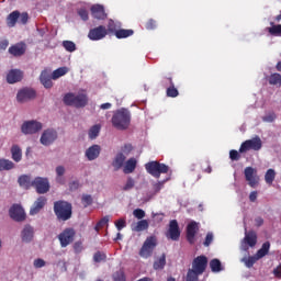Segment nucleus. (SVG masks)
<instances>
[{
    "label": "nucleus",
    "mask_w": 281,
    "mask_h": 281,
    "mask_svg": "<svg viewBox=\"0 0 281 281\" xmlns=\"http://www.w3.org/2000/svg\"><path fill=\"white\" fill-rule=\"evenodd\" d=\"M112 126L117 131H126L131 126V112L124 108L116 110L112 116Z\"/></svg>",
    "instance_id": "1"
},
{
    "label": "nucleus",
    "mask_w": 281,
    "mask_h": 281,
    "mask_svg": "<svg viewBox=\"0 0 281 281\" xmlns=\"http://www.w3.org/2000/svg\"><path fill=\"white\" fill-rule=\"evenodd\" d=\"M64 104L66 106H75V109H85L89 104V95L87 92L72 93L68 92L64 95Z\"/></svg>",
    "instance_id": "2"
},
{
    "label": "nucleus",
    "mask_w": 281,
    "mask_h": 281,
    "mask_svg": "<svg viewBox=\"0 0 281 281\" xmlns=\"http://www.w3.org/2000/svg\"><path fill=\"white\" fill-rule=\"evenodd\" d=\"M53 210L57 221H69L74 214V206H71V203L63 200L54 202Z\"/></svg>",
    "instance_id": "3"
},
{
    "label": "nucleus",
    "mask_w": 281,
    "mask_h": 281,
    "mask_svg": "<svg viewBox=\"0 0 281 281\" xmlns=\"http://www.w3.org/2000/svg\"><path fill=\"white\" fill-rule=\"evenodd\" d=\"M145 170L146 172H148V175H150L155 179H159L161 175H168L170 167L164 162L153 160L145 164Z\"/></svg>",
    "instance_id": "4"
},
{
    "label": "nucleus",
    "mask_w": 281,
    "mask_h": 281,
    "mask_svg": "<svg viewBox=\"0 0 281 281\" xmlns=\"http://www.w3.org/2000/svg\"><path fill=\"white\" fill-rule=\"evenodd\" d=\"M30 20V15L27 12H19L12 11L5 19L7 25L9 27H14L16 23H21L22 25H26L27 21Z\"/></svg>",
    "instance_id": "5"
},
{
    "label": "nucleus",
    "mask_w": 281,
    "mask_h": 281,
    "mask_svg": "<svg viewBox=\"0 0 281 281\" xmlns=\"http://www.w3.org/2000/svg\"><path fill=\"white\" fill-rule=\"evenodd\" d=\"M155 247H157V237H147L139 250V257L150 258V256H153V252L155 251Z\"/></svg>",
    "instance_id": "6"
},
{
    "label": "nucleus",
    "mask_w": 281,
    "mask_h": 281,
    "mask_svg": "<svg viewBox=\"0 0 281 281\" xmlns=\"http://www.w3.org/2000/svg\"><path fill=\"white\" fill-rule=\"evenodd\" d=\"M38 131H43V123L38 121H25L21 126L23 135H36Z\"/></svg>",
    "instance_id": "7"
},
{
    "label": "nucleus",
    "mask_w": 281,
    "mask_h": 281,
    "mask_svg": "<svg viewBox=\"0 0 281 281\" xmlns=\"http://www.w3.org/2000/svg\"><path fill=\"white\" fill-rule=\"evenodd\" d=\"M262 148V139L260 136H256L251 139H247L241 143L239 147V153H247L249 150H260Z\"/></svg>",
    "instance_id": "8"
},
{
    "label": "nucleus",
    "mask_w": 281,
    "mask_h": 281,
    "mask_svg": "<svg viewBox=\"0 0 281 281\" xmlns=\"http://www.w3.org/2000/svg\"><path fill=\"white\" fill-rule=\"evenodd\" d=\"M32 186L37 194H47L49 192V179L43 177H36L32 181Z\"/></svg>",
    "instance_id": "9"
},
{
    "label": "nucleus",
    "mask_w": 281,
    "mask_h": 281,
    "mask_svg": "<svg viewBox=\"0 0 281 281\" xmlns=\"http://www.w3.org/2000/svg\"><path fill=\"white\" fill-rule=\"evenodd\" d=\"M108 35L109 31H106V26L99 25L89 31L88 38L90 41H102V38H106Z\"/></svg>",
    "instance_id": "10"
},
{
    "label": "nucleus",
    "mask_w": 281,
    "mask_h": 281,
    "mask_svg": "<svg viewBox=\"0 0 281 281\" xmlns=\"http://www.w3.org/2000/svg\"><path fill=\"white\" fill-rule=\"evenodd\" d=\"M34 98H36V90L32 88H23L16 94V100L20 104L30 102V100H34Z\"/></svg>",
    "instance_id": "11"
},
{
    "label": "nucleus",
    "mask_w": 281,
    "mask_h": 281,
    "mask_svg": "<svg viewBox=\"0 0 281 281\" xmlns=\"http://www.w3.org/2000/svg\"><path fill=\"white\" fill-rule=\"evenodd\" d=\"M76 236V231L74 228H66L58 235L59 243L61 247H68L74 243V238Z\"/></svg>",
    "instance_id": "12"
},
{
    "label": "nucleus",
    "mask_w": 281,
    "mask_h": 281,
    "mask_svg": "<svg viewBox=\"0 0 281 281\" xmlns=\"http://www.w3.org/2000/svg\"><path fill=\"white\" fill-rule=\"evenodd\" d=\"M192 269L203 276L207 269V257L205 255L195 257L192 261Z\"/></svg>",
    "instance_id": "13"
},
{
    "label": "nucleus",
    "mask_w": 281,
    "mask_h": 281,
    "mask_svg": "<svg viewBox=\"0 0 281 281\" xmlns=\"http://www.w3.org/2000/svg\"><path fill=\"white\" fill-rule=\"evenodd\" d=\"M58 139V132L53 128L45 130L40 138V142L43 146H52L53 142Z\"/></svg>",
    "instance_id": "14"
},
{
    "label": "nucleus",
    "mask_w": 281,
    "mask_h": 281,
    "mask_svg": "<svg viewBox=\"0 0 281 281\" xmlns=\"http://www.w3.org/2000/svg\"><path fill=\"white\" fill-rule=\"evenodd\" d=\"M244 175L250 188H256L258 186V171L254 167H246L244 170Z\"/></svg>",
    "instance_id": "15"
},
{
    "label": "nucleus",
    "mask_w": 281,
    "mask_h": 281,
    "mask_svg": "<svg viewBox=\"0 0 281 281\" xmlns=\"http://www.w3.org/2000/svg\"><path fill=\"white\" fill-rule=\"evenodd\" d=\"M199 232V224L196 222H190L187 225V240L189 245L196 243V233Z\"/></svg>",
    "instance_id": "16"
},
{
    "label": "nucleus",
    "mask_w": 281,
    "mask_h": 281,
    "mask_svg": "<svg viewBox=\"0 0 281 281\" xmlns=\"http://www.w3.org/2000/svg\"><path fill=\"white\" fill-rule=\"evenodd\" d=\"M167 238H170L171 240H179V238H181V231L179 229V222H177V220H171L169 222Z\"/></svg>",
    "instance_id": "17"
},
{
    "label": "nucleus",
    "mask_w": 281,
    "mask_h": 281,
    "mask_svg": "<svg viewBox=\"0 0 281 281\" xmlns=\"http://www.w3.org/2000/svg\"><path fill=\"white\" fill-rule=\"evenodd\" d=\"M91 14L93 19H97V21H105L108 19L109 14L104 10V5L102 4H93L90 8Z\"/></svg>",
    "instance_id": "18"
},
{
    "label": "nucleus",
    "mask_w": 281,
    "mask_h": 281,
    "mask_svg": "<svg viewBox=\"0 0 281 281\" xmlns=\"http://www.w3.org/2000/svg\"><path fill=\"white\" fill-rule=\"evenodd\" d=\"M9 214L11 218L18 221V223H21V221L25 218V211L23 210V206L19 204H13L9 210Z\"/></svg>",
    "instance_id": "19"
},
{
    "label": "nucleus",
    "mask_w": 281,
    "mask_h": 281,
    "mask_svg": "<svg viewBox=\"0 0 281 281\" xmlns=\"http://www.w3.org/2000/svg\"><path fill=\"white\" fill-rule=\"evenodd\" d=\"M26 50L27 46L23 42L16 43L9 47V54H11V56H14L15 58L23 56Z\"/></svg>",
    "instance_id": "20"
},
{
    "label": "nucleus",
    "mask_w": 281,
    "mask_h": 281,
    "mask_svg": "<svg viewBox=\"0 0 281 281\" xmlns=\"http://www.w3.org/2000/svg\"><path fill=\"white\" fill-rule=\"evenodd\" d=\"M45 205H47V198L43 195L37 198L30 210L31 216H36Z\"/></svg>",
    "instance_id": "21"
},
{
    "label": "nucleus",
    "mask_w": 281,
    "mask_h": 281,
    "mask_svg": "<svg viewBox=\"0 0 281 281\" xmlns=\"http://www.w3.org/2000/svg\"><path fill=\"white\" fill-rule=\"evenodd\" d=\"M23 80V71L20 69H11L7 75V82L9 85H14Z\"/></svg>",
    "instance_id": "22"
},
{
    "label": "nucleus",
    "mask_w": 281,
    "mask_h": 281,
    "mask_svg": "<svg viewBox=\"0 0 281 281\" xmlns=\"http://www.w3.org/2000/svg\"><path fill=\"white\" fill-rule=\"evenodd\" d=\"M102 148L100 145H92L86 150V157L88 161H94V159H98L100 157Z\"/></svg>",
    "instance_id": "23"
},
{
    "label": "nucleus",
    "mask_w": 281,
    "mask_h": 281,
    "mask_svg": "<svg viewBox=\"0 0 281 281\" xmlns=\"http://www.w3.org/2000/svg\"><path fill=\"white\" fill-rule=\"evenodd\" d=\"M245 245H248V247H256L258 243V235L254 231H249L245 233L244 237Z\"/></svg>",
    "instance_id": "24"
},
{
    "label": "nucleus",
    "mask_w": 281,
    "mask_h": 281,
    "mask_svg": "<svg viewBox=\"0 0 281 281\" xmlns=\"http://www.w3.org/2000/svg\"><path fill=\"white\" fill-rule=\"evenodd\" d=\"M34 238V227L31 225L24 226L22 231V240L23 243H32Z\"/></svg>",
    "instance_id": "25"
},
{
    "label": "nucleus",
    "mask_w": 281,
    "mask_h": 281,
    "mask_svg": "<svg viewBox=\"0 0 281 281\" xmlns=\"http://www.w3.org/2000/svg\"><path fill=\"white\" fill-rule=\"evenodd\" d=\"M40 80L43 87H45V89H52V87H54V82H52V80L54 79L50 77L49 72H47L46 70L42 71L40 76Z\"/></svg>",
    "instance_id": "26"
},
{
    "label": "nucleus",
    "mask_w": 281,
    "mask_h": 281,
    "mask_svg": "<svg viewBox=\"0 0 281 281\" xmlns=\"http://www.w3.org/2000/svg\"><path fill=\"white\" fill-rule=\"evenodd\" d=\"M32 181V178L27 175H22L18 179V183L20 188H23V190H30V188H33Z\"/></svg>",
    "instance_id": "27"
},
{
    "label": "nucleus",
    "mask_w": 281,
    "mask_h": 281,
    "mask_svg": "<svg viewBox=\"0 0 281 281\" xmlns=\"http://www.w3.org/2000/svg\"><path fill=\"white\" fill-rule=\"evenodd\" d=\"M169 82V87L167 88V98H177L179 95V90L175 87V81H172V77L167 78Z\"/></svg>",
    "instance_id": "28"
},
{
    "label": "nucleus",
    "mask_w": 281,
    "mask_h": 281,
    "mask_svg": "<svg viewBox=\"0 0 281 281\" xmlns=\"http://www.w3.org/2000/svg\"><path fill=\"white\" fill-rule=\"evenodd\" d=\"M136 168H137V160L135 158H130L125 162L123 172H124V175H131L132 172H135Z\"/></svg>",
    "instance_id": "29"
},
{
    "label": "nucleus",
    "mask_w": 281,
    "mask_h": 281,
    "mask_svg": "<svg viewBox=\"0 0 281 281\" xmlns=\"http://www.w3.org/2000/svg\"><path fill=\"white\" fill-rule=\"evenodd\" d=\"M11 157L13 159V161H15V164H19V161H21V159H23V151L21 150V147H19V145H13L11 147Z\"/></svg>",
    "instance_id": "30"
},
{
    "label": "nucleus",
    "mask_w": 281,
    "mask_h": 281,
    "mask_svg": "<svg viewBox=\"0 0 281 281\" xmlns=\"http://www.w3.org/2000/svg\"><path fill=\"white\" fill-rule=\"evenodd\" d=\"M122 27L121 22H115L113 19H110L108 21V29L106 32L108 34H116V32Z\"/></svg>",
    "instance_id": "31"
},
{
    "label": "nucleus",
    "mask_w": 281,
    "mask_h": 281,
    "mask_svg": "<svg viewBox=\"0 0 281 281\" xmlns=\"http://www.w3.org/2000/svg\"><path fill=\"white\" fill-rule=\"evenodd\" d=\"M15 165L10 159L0 158V172L14 170Z\"/></svg>",
    "instance_id": "32"
},
{
    "label": "nucleus",
    "mask_w": 281,
    "mask_h": 281,
    "mask_svg": "<svg viewBox=\"0 0 281 281\" xmlns=\"http://www.w3.org/2000/svg\"><path fill=\"white\" fill-rule=\"evenodd\" d=\"M135 34V31L132 29H119L116 34L114 35L116 38H128L130 36H133Z\"/></svg>",
    "instance_id": "33"
},
{
    "label": "nucleus",
    "mask_w": 281,
    "mask_h": 281,
    "mask_svg": "<svg viewBox=\"0 0 281 281\" xmlns=\"http://www.w3.org/2000/svg\"><path fill=\"white\" fill-rule=\"evenodd\" d=\"M124 161H126V156H124V154L120 153L115 156V159L112 162L113 168H115V170H120V168H122V166H124Z\"/></svg>",
    "instance_id": "34"
},
{
    "label": "nucleus",
    "mask_w": 281,
    "mask_h": 281,
    "mask_svg": "<svg viewBox=\"0 0 281 281\" xmlns=\"http://www.w3.org/2000/svg\"><path fill=\"white\" fill-rule=\"evenodd\" d=\"M269 249H271V243L265 241L261 246V248L257 251L256 256L257 258H265L269 254Z\"/></svg>",
    "instance_id": "35"
},
{
    "label": "nucleus",
    "mask_w": 281,
    "mask_h": 281,
    "mask_svg": "<svg viewBox=\"0 0 281 281\" xmlns=\"http://www.w3.org/2000/svg\"><path fill=\"white\" fill-rule=\"evenodd\" d=\"M210 268L213 273H221L223 271V263L218 259H212L210 261Z\"/></svg>",
    "instance_id": "36"
},
{
    "label": "nucleus",
    "mask_w": 281,
    "mask_h": 281,
    "mask_svg": "<svg viewBox=\"0 0 281 281\" xmlns=\"http://www.w3.org/2000/svg\"><path fill=\"white\" fill-rule=\"evenodd\" d=\"M69 72V68L67 67H59L52 74L53 80H58V78H63V76L67 75Z\"/></svg>",
    "instance_id": "37"
},
{
    "label": "nucleus",
    "mask_w": 281,
    "mask_h": 281,
    "mask_svg": "<svg viewBox=\"0 0 281 281\" xmlns=\"http://www.w3.org/2000/svg\"><path fill=\"white\" fill-rule=\"evenodd\" d=\"M155 271H159L166 267V254H162L158 260L154 262Z\"/></svg>",
    "instance_id": "38"
},
{
    "label": "nucleus",
    "mask_w": 281,
    "mask_h": 281,
    "mask_svg": "<svg viewBox=\"0 0 281 281\" xmlns=\"http://www.w3.org/2000/svg\"><path fill=\"white\" fill-rule=\"evenodd\" d=\"M148 227H149L148 220H140L137 222V224L133 228V232H144L148 229Z\"/></svg>",
    "instance_id": "39"
},
{
    "label": "nucleus",
    "mask_w": 281,
    "mask_h": 281,
    "mask_svg": "<svg viewBox=\"0 0 281 281\" xmlns=\"http://www.w3.org/2000/svg\"><path fill=\"white\" fill-rule=\"evenodd\" d=\"M258 260H260V258H258V255H255L252 257L243 258L241 262H245L246 267L248 269H251V267H254V265H256V262H258Z\"/></svg>",
    "instance_id": "40"
},
{
    "label": "nucleus",
    "mask_w": 281,
    "mask_h": 281,
    "mask_svg": "<svg viewBox=\"0 0 281 281\" xmlns=\"http://www.w3.org/2000/svg\"><path fill=\"white\" fill-rule=\"evenodd\" d=\"M265 181L268 183V186H271L273 181H276V170L268 169L265 175Z\"/></svg>",
    "instance_id": "41"
},
{
    "label": "nucleus",
    "mask_w": 281,
    "mask_h": 281,
    "mask_svg": "<svg viewBox=\"0 0 281 281\" xmlns=\"http://www.w3.org/2000/svg\"><path fill=\"white\" fill-rule=\"evenodd\" d=\"M271 27H268V32L271 36H281V24L274 25L273 22L270 23Z\"/></svg>",
    "instance_id": "42"
},
{
    "label": "nucleus",
    "mask_w": 281,
    "mask_h": 281,
    "mask_svg": "<svg viewBox=\"0 0 281 281\" xmlns=\"http://www.w3.org/2000/svg\"><path fill=\"white\" fill-rule=\"evenodd\" d=\"M269 85H279L281 87V75L278 72L271 74L268 78Z\"/></svg>",
    "instance_id": "43"
},
{
    "label": "nucleus",
    "mask_w": 281,
    "mask_h": 281,
    "mask_svg": "<svg viewBox=\"0 0 281 281\" xmlns=\"http://www.w3.org/2000/svg\"><path fill=\"white\" fill-rule=\"evenodd\" d=\"M199 276L201 272H196L194 269H189L187 273V281H199Z\"/></svg>",
    "instance_id": "44"
},
{
    "label": "nucleus",
    "mask_w": 281,
    "mask_h": 281,
    "mask_svg": "<svg viewBox=\"0 0 281 281\" xmlns=\"http://www.w3.org/2000/svg\"><path fill=\"white\" fill-rule=\"evenodd\" d=\"M61 45H63L64 49H66V52H69L70 54L76 52V49H77L76 43H74L71 41H64Z\"/></svg>",
    "instance_id": "45"
},
{
    "label": "nucleus",
    "mask_w": 281,
    "mask_h": 281,
    "mask_svg": "<svg viewBox=\"0 0 281 281\" xmlns=\"http://www.w3.org/2000/svg\"><path fill=\"white\" fill-rule=\"evenodd\" d=\"M112 279L113 281H126V273H124V270L120 269L113 273Z\"/></svg>",
    "instance_id": "46"
},
{
    "label": "nucleus",
    "mask_w": 281,
    "mask_h": 281,
    "mask_svg": "<svg viewBox=\"0 0 281 281\" xmlns=\"http://www.w3.org/2000/svg\"><path fill=\"white\" fill-rule=\"evenodd\" d=\"M89 138L90 139H95V137H98V135H100V125H93L90 130H89Z\"/></svg>",
    "instance_id": "47"
},
{
    "label": "nucleus",
    "mask_w": 281,
    "mask_h": 281,
    "mask_svg": "<svg viewBox=\"0 0 281 281\" xmlns=\"http://www.w3.org/2000/svg\"><path fill=\"white\" fill-rule=\"evenodd\" d=\"M135 188V180L132 177L127 178L125 186L122 188L124 192H128V190H133Z\"/></svg>",
    "instance_id": "48"
},
{
    "label": "nucleus",
    "mask_w": 281,
    "mask_h": 281,
    "mask_svg": "<svg viewBox=\"0 0 281 281\" xmlns=\"http://www.w3.org/2000/svg\"><path fill=\"white\" fill-rule=\"evenodd\" d=\"M104 225H109V216H104L97 223V225L94 226L95 232H100V229H102Z\"/></svg>",
    "instance_id": "49"
},
{
    "label": "nucleus",
    "mask_w": 281,
    "mask_h": 281,
    "mask_svg": "<svg viewBox=\"0 0 281 281\" xmlns=\"http://www.w3.org/2000/svg\"><path fill=\"white\" fill-rule=\"evenodd\" d=\"M93 260L95 262H104L106 260V254L102 252V251H97L93 255Z\"/></svg>",
    "instance_id": "50"
},
{
    "label": "nucleus",
    "mask_w": 281,
    "mask_h": 281,
    "mask_svg": "<svg viewBox=\"0 0 281 281\" xmlns=\"http://www.w3.org/2000/svg\"><path fill=\"white\" fill-rule=\"evenodd\" d=\"M166 181H168V179L162 180V181H158L156 183L153 184V190L155 192V194H158V192H161V190L164 189V184L166 183Z\"/></svg>",
    "instance_id": "51"
},
{
    "label": "nucleus",
    "mask_w": 281,
    "mask_h": 281,
    "mask_svg": "<svg viewBox=\"0 0 281 281\" xmlns=\"http://www.w3.org/2000/svg\"><path fill=\"white\" fill-rule=\"evenodd\" d=\"M133 215L135 216V218H138L139 221H142V218L146 216V212L142 209H135L133 211Z\"/></svg>",
    "instance_id": "52"
},
{
    "label": "nucleus",
    "mask_w": 281,
    "mask_h": 281,
    "mask_svg": "<svg viewBox=\"0 0 281 281\" xmlns=\"http://www.w3.org/2000/svg\"><path fill=\"white\" fill-rule=\"evenodd\" d=\"M78 15L80 16V19H82V21H89V11H87V9L85 8L79 9Z\"/></svg>",
    "instance_id": "53"
},
{
    "label": "nucleus",
    "mask_w": 281,
    "mask_h": 281,
    "mask_svg": "<svg viewBox=\"0 0 281 281\" xmlns=\"http://www.w3.org/2000/svg\"><path fill=\"white\" fill-rule=\"evenodd\" d=\"M115 227L119 232H122L124 227H126V220L125 218H120L119 221L115 222Z\"/></svg>",
    "instance_id": "54"
},
{
    "label": "nucleus",
    "mask_w": 281,
    "mask_h": 281,
    "mask_svg": "<svg viewBox=\"0 0 281 281\" xmlns=\"http://www.w3.org/2000/svg\"><path fill=\"white\" fill-rule=\"evenodd\" d=\"M213 241H214V234L207 233L203 245L204 247H210V245H212Z\"/></svg>",
    "instance_id": "55"
},
{
    "label": "nucleus",
    "mask_w": 281,
    "mask_h": 281,
    "mask_svg": "<svg viewBox=\"0 0 281 281\" xmlns=\"http://www.w3.org/2000/svg\"><path fill=\"white\" fill-rule=\"evenodd\" d=\"M45 265H46V262L42 258H37L33 262V267L35 269H43V267H45Z\"/></svg>",
    "instance_id": "56"
},
{
    "label": "nucleus",
    "mask_w": 281,
    "mask_h": 281,
    "mask_svg": "<svg viewBox=\"0 0 281 281\" xmlns=\"http://www.w3.org/2000/svg\"><path fill=\"white\" fill-rule=\"evenodd\" d=\"M81 201L85 204V207H87L91 205V203H93V198H91V195L89 194H86V195H82Z\"/></svg>",
    "instance_id": "57"
},
{
    "label": "nucleus",
    "mask_w": 281,
    "mask_h": 281,
    "mask_svg": "<svg viewBox=\"0 0 281 281\" xmlns=\"http://www.w3.org/2000/svg\"><path fill=\"white\" fill-rule=\"evenodd\" d=\"M145 27H146V30H155V27H157V21H155L154 19H149L146 22Z\"/></svg>",
    "instance_id": "58"
},
{
    "label": "nucleus",
    "mask_w": 281,
    "mask_h": 281,
    "mask_svg": "<svg viewBox=\"0 0 281 281\" xmlns=\"http://www.w3.org/2000/svg\"><path fill=\"white\" fill-rule=\"evenodd\" d=\"M229 158L232 159V161H238V159H240V154L238 153V150H231L229 151Z\"/></svg>",
    "instance_id": "59"
},
{
    "label": "nucleus",
    "mask_w": 281,
    "mask_h": 281,
    "mask_svg": "<svg viewBox=\"0 0 281 281\" xmlns=\"http://www.w3.org/2000/svg\"><path fill=\"white\" fill-rule=\"evenodd\" d=\"M276 117H278V116L276 115V113L272 112V113H269L266 116H263L262 121L263 122H276Z\"/></svg>",
    "instance_id": "60"
},
{
    "label": "nucleus",
    "mask_w": 281,
    "mask_h": 281,
    "mask_svg": "<svg viewBox=\"0 0 281 281\" xmlns=\"http://www.w3.org/2000/svg\"><path fill=\"white\" fill-rule=\"evenodd\" d=\"M8 45H10V42L8 40L0 38V49H8Z\"/></svg>",
    "instance_id": "61"
},
{
    "label": "nucleus",
    "mask_w": 281,
    "mask_h": 281,
    "mask_svg": "<svg viewBox=\"0 0 281 281\" xmlns=\"http://www.w3.org/2000/svg\"><path fill=\"white\" fill-rule=\"evenodd\" d=\"M56 175H57V177H63V175H65V167L57 166L56 167Z\"/></svg>",
    "instance_id": "62"
},
{
    "label": "nucleus",
    "mask_w": 281,
    "mask_h": 281,
    "mask_svg": "<svg viewBox=\"0 0 281 281\" xmlns=\"http://www.w3.org/2000/svg\"><path fill=\"white\" fill-rule=\"evenodd\" d=\"M131 150H133V145L131 144L124 145V147L122 148V151L125 153V155H128Z\"/></svg>",
    "instance_id": "63"
},
{
    "label": "nucleus",
    "mask_w": 281,
    "mask_h": 281,
    "mask_svg": "<svg viewBox=\"0 0 281 281\" xmlns=\"http://www.w3.org/2000/svg\"><path fill=\"white\" fill-rule=\"evenodd\" d=\"M273 274L276 276V278H281V266H278V267L273 270Z\"/></svg>",
    "instance_id": "64"
}]
</instances>
